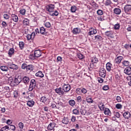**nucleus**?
<instances>
[{
  "mask_svg": "<svg viewBox=\"0 0 131 131\" xmlns=\"http://www.w3.org/2000/svg\"><path fill=\"white\" fill-rule=\"evenodd\" d=\"M55 9V5L53 4H50L46 6V11L50 12V16L55 17V16H58L59 12L57 11H54Z\"/></svg>",
  "mask_w": 131,
  "mask_h": 131,
  "instance_id": "nucleus-1",
  "label": "nucleus"
},
{
  "mask_svg": "<svg viewBox=\"0 0 131 131\" xmlns=\"http://www.w3.org/2000/svg\"><path fill=\"white\" fill-rule=\"evenodd\" d=\"M16 127L14 125H8L2 127L0 131H14Z\"/></svg>",
  "mask_w": 131,
  "mask_h": 131,
  "instance_id": "nucleus-2",
  "label": "nucleus"
},
{
  "mask_svg": "<svg viewBox=\"0 0 131 131\" xmlns=\"http://www.w3.org/2000/svg\"><path fill=\"white\" fill-rule=\"evenodd\" d=\"M35 86H36V81H35V79H32L30 81V84L29 88V92H32Z\"/></svg>",
  "mask_w": 131,
  "mask_h": 131,
  "instance_id": "nucleus-3",
  "label": "nucleus"
},
{
  "mask_svg": "<svg viewBox=\"0 0 131 131\" xmlns=\"http://www.w3.org/2000/svg\"><path fill=\"white\" fill-rule=\"evenodd\" d=\"M21 81H22L21 77L18 76V77H16L14 78V80L11 81V83L13 85H18V84H19V83H20Z\"/></svg>",
  "mask_w": 131,
  "mask_h": 131,
  "instance_id": "nucleus-4",
  "label": "nucleus"
},
{
  "mask_svg": "<svg viewBox=\"0 0 131 131\" xmlns=\"http://www.w3.org/2000/svg\"><path fill=\"white\" fill-rule=\"evenodd\" d=\"M7 66L8 68H9L10 69H13V70H17L18 68L17 65L14 64L12 62H8L7 63Z\"/></svg>",
  "mask_w": 131,
  "mask_h": 131,
  "instance_id": "nucleus-5",
  "label": "nucleus"
},
{
  "mask_svg": "<svg viewBox=\"0 0 131 131\" xmlns=\"http://www.w3.org/2000/svg\"><path fill=\"white\" fill-rule=\"evenodd\" d=\"M62 91H64L63 92H68L70 90H71V86H70V85L69 84H63L62 87Z\"/></svg>",
  "mask_w": 131,
  "mask_h": 131,
  "instance_id": "nucleus-6",
  "label": "nucleus"
},
{
  "mask_svg": "<svg viewBox=\"0 0 131 131\" xmlns=\"http://www.w3.org/2000/svg\"><path fill=\"white\" fill-rule=\"evenodd\" d=\"M55 126H56V123H55V122L50 123L47 127V129L48 130L55 131Z\"/></svg>",
  "mask_w": 131,
  "mask_h": 131,
  "instance_id": "nucleus-7",
  "label": "nucleus"
},
{
  "mask_svg": "<svg viewBox=\"0 0 131 131\" xmlns=\"http://www.w3.org/2000/svg\"><path fill=\"white\" fill-rule=\"evenodd\" d=\"M99 76L103 78L106 77V70L105 69L102 68L100 70Z\"/></svg>",
  "mask_w": 131,
  "mask_h": 131,
  "instance_id": "nucleus-8",
  "label": "nucleus"
},
{
  "mask_svg": "<svg viewBox=\"0 0 131 131\" xmlns=\"http://www.w3.org/2000/svg\"><path fill=\"white\" fill-rule=\"evenodd\" d=\"M124 11L127 14H130L131 13V5H127L124 7Z\"/></svg>",
  "mask_w": 131,
  "mask_h": 131,
  "instance_id": "nucleus-9",
  "label": "nucleus"
},
{
  "mask_svg": "<svg viewBox=\"0 0 131 131\" xmlns=\"http://www.w3.org/2000/svg\"><path fill=\"white\" fill-rule=\"evenodd\" d=\"M40 33L43 35H47V34H48V29L42 27L40 28Z\"/></svg>",
  "mask_w": 131,
  "mask_h": 131,
  "instance_id": "nucleus-10",
  "label": "nucleus"
},
{
  "mask_svg": "<svg viewBox=\"0 0 131 131\" xmlns=\"http://www.w3.org/2000/svg\"><path fill=\"white\" fill-rule=\"evenodd\" d=\"M124 73L127 75H130L131 74V67H127L124 70Z\"/></svg>",
  "mask_w": 131,
  "mask_h": 131,
  "instance_id": "nucleus-11",
  "label": "nucleus"
},
{
  "mask_svg": "<svg viewBox=\"0 0 131 131\" xmlns=\"http://www.w3.org/2000/svg\"><path fill=\"white\" fill-rule=\"evenodd\" d=\"M123 59V57L121 56H119L115 58V63H116V64H120Z\"/></svg>",
  "mask_w": 131,
  "mask_h": 131,
  "instance_id": "nucleus-12",
  "label": "nucleus"
},
{
  "mask_svg": "<svg viewBox=\"0 0 131 131\" xmlns=\"http://www.w3.org/2000/svg\"><path fill=\"white\" fill-rule=\"evenodd\" d=\"M35 36V33L32 32L31 34H28L27 35V38L28 40H30V39H33Z\"/></svg>",
  "mask_w": 131,
  "mask_h": 131,
  "instance_id": "nucleus-13",
  "label": "nucleus"
},
{
  "mask_svg": "<svg viewBox=\"0 0 131 131\" xmlns=\"http://www.w3.org/2000/svg\"><path fill=\"white\" fill-rule=\"evenodd\" d=\"M55 92L60 95H63L65 94L64 92L62 90V88H61L56 89Z\"/></svg>",
  "mask_w": 131,
  "mask_h": 131,
  "instance_id": "nucleus-14",
  "label": "nucleus"
},
{
  "mask_svg": "<svg viewBox=\"0 0 131 131\" xmlns=\"http://www.w3.org/2000/svg\"><path fill=\"white\" fill-rule=\"evenodd\" d=\"M61 122L63 124H68L69 123V118L66 117H63L61 120Z\"/></svg>",
  "mask_w": 131,
  "mask_h": 131,
  "instance_id": "nucleus-15",
  "label": "nucleus"
},
{
  "mask_svg": "<svg viewBox=\"0 0 131 131\" xmlns=\"http://www.w3.org/2000/svg\"><path fill=\"white\" fill-rule=\"evenodd\" d=\"M34 56L36 57V58H39V57H40L41 56V51L40 50H35L34 51Z\"/></svg>",
  "mask_w": 131,
  "mask_h": 131,
  "instance_id": "nucleus-16",
  "label": "nucleus"
},
{
  "mask_svg": "<svg viewBox=\"0 0 131 131\" xmlns=\"http://www.w3.org/2000/svg\"><path fill=\"white\" fill-rule=\"evenodd\" d=\"M97 33V30L94 29V28H91L89 32V35H93V34H96Z\"/></svg>",
  "mask_w": 131,
  "mask_h": 131,
  "instance_id": "nucleus-17",
  "label": "nucleus"
},
{
  "mask_svg": "<svg viewBox=\"0 0 131 131\" xmlns=\"http://www.w3.org/2000/svg\"><path fill=\"white\" fill-rule=\"evenodd\" d=\"M23 81L26 84H28L29 83V81H30V78H29V77L25 76L23 78Z\"/></svg>",
  "mask_w": 131,
  "mask_h": 131,
  "instance_id": "nucleus-18",
  "label": "nucleus"
},
{
  "mask_svg": "<svg viewBox=\"0 0 131 131\" xmlns=\"http://www.w3.org/2000/svg\"><path fill=\"white\" fill-rule=\"evenodd\" d=\"M35 76H36L37 77H40V78H42V77L45 76V75L43 74V73H42V72L39 71L35 74Z\"/></svg>",
  "mask_w": 131,
  "mask_h": 131,
  "instance_id": "nucleus-19",
  "label": "nucleus"
},
{
  "mask_svg": "<svg viewBox=\"0 0 131 131\" xmlns=\"http://www.w3.org/2000/svg\"><path fill=\"white\" fill-rule=\"evenodd\" d=\"M11 19L14 21V22H18V20H19L18 16L14 14H11Z\"/></svg>",
  "mask_w": 131,
  "mask_h": 131,
  "instance_id": "nucleus-20",
  "label": "nucleus"
},
{
  "mask_svg": "<svg viewBox=\"0 0 131 131\" xmlns=\"http://www.w3.org/2000/svg\"><path fill=\"white\" fill-rule=\"evenodd\" d=\"M103 111H104V113L105 115L111 116V111H110V110L109 108H105Z\"/></svg>",
  "mask_w": 131,
  "mask_h": 131,
  "instance_id": "nucleus-21",
  "label": "nucleus"
},
{
  "mask_svg": "<svg viewBox=\"0 0 131 131\" xmlns=\"http://www.w3.org/2000/svg\"><path fill=\"white\" fill-rule=\"evenodd\" d=\"M80 29L79 28H74L73 30V33L74 34H78V33H80Z\"/></svg>",
  "mask_w": 131,
  "mask_h": 131,
  "instance_id": "nucleus-22",
  "label": "nucleus"
},
{
  "mask_svg": "<svg viewBox=\"0 0 131 131\" xmlns=\"http://www.w3.org/2000/svg\"><path fill=\"white\" fill-rule=\"evenodd\" d=\"M106 68L107 71L110 72L111 71V69H112V64L110 62H107L106 64Z\"/></svg>",
  "mask_w": 131,
  "mask_h": 131,
  "instance_id": "nucleus-23",
  "label": "nucleus"
},
{
  "mask_svg": "<svg viewBox=\"0 0 131 131\" xmlns=\"http://www.w3.org/2000/svg\"><path fill=\"white\" fill-rule=\"evenodd\" d=\"M98 107L101 111H104V110L105 109V105H104V103L102 102H99Z\"/></svg>",
  "mask_w": 131,
  "mask_h": 131,
  "instance_id": "nucleus-24",
  "label": "nucleus"
},
{
  "mask_svg": "<svg viewBox=\"0 0 131 131\" xmlns=\"http://www.w3.org/2000/svg\"><path fill=\"white\" fill-rule=\"evenodd\" d=\"M114 14H116V15H120V14L121 13V10L117 8H115L114 9Z\"/></svg>",
  "mask_w": 131,
  "mask_h": 131,
  "instance_id": "nucleus-25",
  "label": "nucleus"
},
{
  "mask_svg": "<svg viewBox=\"0 0 131 131\" xmlns=\"http://www.w3.org/2000/svg\"><path fill=\"white\" fill-rule=\"evenodd\" d=\"M14 53H15V49H14V48H10L8 51L9 56L12 57V56L14 55Z\"/></svg>",
  "mask_w": 131,
  "mask_h": 131,
  "instance_id": "nucleus-26",
  "label": "nucleus"
},
{
  "mask_svg": "<svg viewBox=\"0 0 131 131\" xmlns=\"http://www.w3.org/2000/svg\"><path fill=\"white\" fill-rule=\"evenodd\" d=\"M123 117H124L125 119H128V118L130 117V113L128 112H125L123 114Z\"/></svg>",
  "mask_w": 131,
  "mask_h": 131,
  "instance_id": "nucleus-27",
  "label": "nucleus"
},
{
  "mask_svg": "<svg viewBox=\"0 0 131 131\" xmlns=\"http://www.w3.org/2000/svg\"><path fill=\"white\" fill-rule=\"evenodd\" d=\"M0 69H1V70L2 71H4V72H7L8 71H9V68L6 66H2L0 67Z\"/></svg>",
  "mask_w": 131,
  "mask_h": 131,
  "instance_id": "nucleus-28",
  "label": "nucleus"
},
{
  "mask_svg": "<svg viewBox=\"0 0 131 131\" xmlns=\"http://www.w3.org/2000/svg\"><path fill=\"white\" fill-rule=\"evenodd\" d=\"M34 101L33 100H29L27 102V105L29 106V107H33L34 105Z\"/></svg>",
  "mask_w": 131,
  "mask_h": 131,
  "instance_id": "nucleus-29",
  "label": "nucleus"
},
{
  "mask_svg": "<svg viewBox=\"0 0 131 131\" xmlns=\"http://www.w3.org/2000/svg\"><path fill=\"white\" fill-rule=\"evenodd\" d=\"M13 95V98H14V99H17V98H18L19 96H20L18 91H14Z\"/></svg>",
  "mask_w": 131,
  "mask_h": 131,
  "instance_id": "nucleus-30",
  "label": "nucleus"
},
{
  "mask_svg": "<svg viewBox=\"0 0 131 131\" xmlns=\"http://www.w3.org/2000/svg\"><path fill=\"white\" fill-rule=\"evenodd\" d=\"M26 70L27 71H31L33 70V66H32V64H29L27 66Z\"/></svg>",
  "mask_w": 131,
  "mask_h": 131,
  "instance_id": "nucleus-31",
  "label": "nucleus"
},
{
  "mask_svg": "<svg viewBox=\"0 0 131 131\" xmlns=\"http://www.w3.org/2000/svg\"><path fill=\"white\" fill-rule=\"evenodd\" d=\"M23 24L25 26L29 25V19L28 18H24L23 20Z\"/></svg>",
  "mask_w": 131,
  "mask_h": 131,
  "instance_id": "nucleus-32",
  "label": "nucleus"
},
{
  "mask_svg": "<svg viewBox=\"0 0 131 131\" xmlns=\"http://www.w3.org/2000/svg\"><path fill=\"white\" fill-rule=\"evenodd\" d=\"M95 38L97 41H101V40H102V36H101L100 35L95 36Z\"/></svg>",
  "mask_w": 131,
  "mask_h": 131,
  "instance_id": "nucleus-33",
  "label": "nucleus"
},
{
  "mask_svg": "<svg viewBox=\"0 0 131 131\" xmlns=\"http://www.w3.org/2000/svg\"><path fill=\"white\" fill-rule=\"evenodd\" d=\"M73 114L75 115H79V110H77V108H75L73 110Z\"/></svg>",
  "mask_w": 131,
  "mask_h": 131,
  "instance_id": "nucleus-34",
  "label": "nucleus"
},
{
  "mask_svg": "<svg viewBox=\"0 0 131 131\" xmlns=\"http://www.w3.org/2000/svg\"><path fill=\"white\" fill-rule=\"evenodd\" d=\"M77 58H78L80 59H82L84 58V55H83L82 54L80 53H77Z\"/></svg>",
  "mask_w": 131,
  "mask_h": 131,
  "instance_id": "nucleus-35",
  "label": "nucleus"
},
{
  "mask_svg": "<svg viewBox=\"0 0 131 131\" xmlns=\"http://www.w3.org/2000/svg\"><path fill=\"white\" fill-rule=\"evenodd\" d=\"M86 101L87 103H94V100L93 99L89 97L86 98Z\"/></svg>",
  "mask_w": 131,
  "mask_h": 131,
  "instance_id": "nucleus-36",
  "label": "nucleus"
},
{
  "mask_svg": "<svg viewBox=\"0 0 131 131\" xmlns=\"http://www.w3.org/2000/svg\"><path fill=\"white\" fill-rule=\"evenodd\" d=\"M69 103L70 106H72V107H73L75 105V101H74V100L72 99L69 100Z\"/></svg>",
  "mask_w": 131,
  "mask_h": 131,
  "instance_id": "nucleus-37",
  "label": "nucleus"
},
{
  "mask_svg": "<svg viewBox=\"0 0 131 131\" xmlns=\"http://www.w3.org/2000/svg\"><path fill=\"white\" fill-rule=\"evenodd\" d=\"M114 28L115 30H119L120 28V25L119 23L115 24L114 26Z\"/></svg>",
  "mask_w": 131,
  "mask_h": 131,
  "instance_id": "nucleus-38",
  "label": "nucleus"
},
{
  "mask_svg": "<svg viewBox=\"0 0 131 131\" xmlns=\"http://www.w3.org/2000/svg\"><path fill=\"white\" fill-rule=\"evenodd\" d=\"M122 64L125 67L129 66V61L127 60H124L122 62Z\"/></svg>",
  "mask_w": 131,
  "mask_h": 131,
  "instance_id": "nucleus-39",
  "label": "nucleus"
},
{
  "mask_svg": "<svg viewBox=\"0 0 131 131\" xmlns=\"http://www.w3.org/2000/svg\"><path fill=\"white\" fill-rule=\"evenodd\" d=\"M40 102L41 103H46L47 102V97L42 96L40 98Z\"/></svg>",
  "mask_w": 131,
  "mask_h": 131,
  "instance_id": "nucleus-40",
  "label": "nucleus"
},
{
  "mask_svg": "<svg viewBox=\"0 0 131 131\" xmlns=\"http://www.w3.org/2000/svg\"><path fill=\"white\" fill-rule=\"evenodd\" d=\"M71 12L72 13H75L76 12V7L75 6H72L71 8Z\"/></svg>",
  "mask_w": 131,
  "mask_h": 131,
  "instance_id": "nucleus-41",
  "label": "nucleus"
},
{
  "mask_svg": "<svg viewBox=\"0 0 131 131\" xmlns=\"http://www.w3.org/2000/svg\"><path fill=\"white\" fill-rule=\"evenodd\" d=\"M19 13L21 14V15L24 16V15H25L26 13V10H25V9H21L20 10Z\"/></svg>",
  "mask_w": 131,
  "mask_h": 131,
  "instance_id": "nucleus-42",
  "label": "nucleus"
},
{
  "mask_svg": "<svg viewBox=\"0 0 131 131\" xmlns=\"http://www.w3.org/2000/svg\"><path fill=\"white\" fill-rule=\"evenodd\" d=\"M25 45V44L24 43V42H22V41L19 42V48L21 50L24 49Z\"/></svg>",
  "mask_w": 131,
  "mask_h": 131,
  "instance_id": "nucleus-43",
  "label": "nucleus"
},
{
  "mask_svg": "<svg viewBox=\"0 0 131 131\" xmlns=\"http://www.w3.org/2000/svg\"><path fill=\"white\" fill-rule=\"evenodd\" d=\"M115 107L117 109H122V105L120 104V103L116 104Z\"/></svg>",
  "mask_w": 131,
  "mask_h": 131,
  "instance_id": "nucleus-44",
  "label": "nucleus"
},
{
  "mask_svg": "<svg viewBox=\"0 0 131 131\" xmlns=\"http://www.w3.org/2000/svg\"><path fill=\"white\" fill-rule=\"evenodd\" d=\"M97 15H99V16H102V15H103V10H102L101 9H99L97 11Z\"/></svg>",
  "mask_w": 131,
  "mask_h": 131,
  "instance_id": "nucleus-45",
  "label": "nucleus"
},
{
  "mask_svg": "<svg viewBox=\"0 0 131 131\" xmlns=\"http://www.w3.org/2000/svg\"><path fill=\"white\" fill-rule=\"evenodd\" d=\"M4 18L5 19V20H9L10 19V15L7 14H4L3 15Z\"/></svg>",
  "mask_w": 131,
  "mask_h": 131,
  "instance_id": "nucleus-46",
  "label": "nucleus"
},
{
  "mask_svg": "<svg viewBox=\"0 0 131 131\" xmlns=\"http://www.w3.org/2000/svg\"><path fill=\"white\" fill-rule=\"evenodd\" d=\"M98 58H97L96 57H94L92 58V63H98Z\"/></svg>",
  "mask_w": 131,
  "mask_h": 131,
  "instance_id": "nucleus-47",
  "label": "nucleus"
},
{
  "mask_svg": "<svg viewBox=\"0 0 131 131\" xmlns=\"http://www.w3.org/2000/svg\"><path fill=\"white\" fill-rule=\"evenodd\" d=\"M127 80L129 81L128 82V85H131V76H127Z\"/></svg>",
  "mask_w": 131,
  "mask_h": 131,
  "instance_id": "nucleus-48",
  "label": "nucleus"
},
{
  "mask_svg": "<svg viewBox=\"0 0 131 131\" xmlns=\"http://www.w3.org/2000/svg\"><path fill=\"white\" fill-rule=\"evenodd\" d=\"M18 126L20 129H23V127H24V124L22 122H19L18 123Z\"/></svg>",
  "mask_w": 131,
  "mask_h": 131,
  "instance_id": "nucleus-49",
  "label": "nucleus"
},
{
  "mask_svg": "<svg viewBox=\"0 0 131 131\" xmlns=\"http://www.w3.org/2000/svg\"><path fill=\"white\" fill-rule=\"evenodd\" d=\"M29 96H30V97H31V98H34V97L35 96V92L34 91H33V92L30 93Z\"/></svg>",
  "mask_w": 131,
  "mask_h": 131,
  "instance_id": "nucleus-50",
  "label": "nucleus"
},
{
  "mask_svg": "<svg viewBox=\"0 0 131 131\" xmlns=\"http://www.w3.org/2000/svg\"><path fill=\"white\" fill-rule=\"evenodd\" d=\"M2 26L3 28H6V27L8 26V24H7V23H6V21H2Z\"/></svg>",
  "mask_w": 131,
  "mask_h": 131,
  "instance_id": "nucleus-51",
  "label": "nucleus"
},
{
  "mask_svg": "<svg viewBox=\"0 0 131 131\" xmlns=\"http://www.w3.org/2000/svg\"><path fill=\"white\" fill-rule=\"evenodd\" d=\"M111 4V1L110 0H106L104 3V5H105V6H109Z\"/></svg>",
  "mask_w": 131,
  "mask_h": 131,
  "instance_id": "nucleus-52",
  "label": "nucleus"
},
{
  "mask_svg": "<svg viewBox=\"0 0 131 131\" xmlns=\"http://www.w3.org/2000/svg\"><path fill=\"white\" fill-rule=\"evenodd\" d=\"M45 26L47 28H50V27H51V23H50V22L45 23Z\"/></svg>",
  "mask_w": 131,
  "mask_h": 131,
  "instance_id": "nucleus-53",
  "label": "nucleus"
},
{
  "mask_svg": "<svg viewBox=\"0 0 131 131\" xmlns=\"http://www.w3.org/2000/svg\"><path fill=\"white\" fill-rule=\"evenodd\" d=\"M97 80L98 81V82H99V83H103V81H104V79L102 78H97Z\"/></svg>",
  "mask_w": 131,
  "mask_h": 131,
  "instance_id": "nucleus-54",
  "label": "nucleus"
},
{
  "mask_svg": "<svg viewBox=\"0 0 131 131\" xmlns=\"http://www.w3.org/2000/svg\"><path fill=\"white\" fill-rule=\"evenodd\" d=\"M103 91H108L109 90V86L108 85H105L103 87Z\"/></svg>",
  "mask_w": 131,
  "mask_h": 131,
  "instance_id": "nucleus-55",
  "label": "nucleus"
},
{
  "mask_svg": "<svg viewBox=\"0 0 131 131\" xmlns=\"http://www.w3.org/2000/svg\"><path fill=\"white\" fill-rule=\"evenodd\" d=\"M116 100L118 102H121V97H120V96H117L116 97Z\"/></svg>",
  "mask_w": 131,
  "mask_h": 131,
  "instance_id": "nucleus-56",
  "label": "nucleus"
},
{
  "mask_svg": "<svg viewBox=\"0 0 131 131\" xmlns=\"http://www.w3.org/2000/svg\"><path fill=\"white\" fill-rule=\"evenodd\" d=\"M71 120L72 122H75L76 121V117L74 116H72Z\"/></svg>",
  "mask_w": 131,
  "mask_h": 131,
  "instance_id": "nucleus-57",
  "label": "nucleus"
},
{
  "mask_svg": "<svg viewBox=\"0 0 131 131\" xmlns=\"http://www.w3.org/2000/svg\"><path fill=\"white\" fill-rule=\"evenodd\" d=\"M115 116L117 117V118H119L120 117V114L118 112H115L114 113Z\"/></svg>",
  "mask_w": 131,
  "mask_h": 131,
  "instance_id": "nucleus-58",
  "label": "nucleus"
},
{
  "mask_svg": "<svg viewBox=\"0 0 131 131\" xmlns=\"http://www.w3.org/2000/svg\"><path fill=\"white\" fill-rule=\"evenodd\" d=\"M30 59H31V60H34L36 57H35V55L33 54H31L29 56Z\"/></svg>",
  "mask_w": 131,
  "mask_h": 131,
  "instance_id": "nucleus-59",
  "label": "nucleus"
},
{
  "mask_svg": "<svg viewBox=\"0 0 131 131\" xmlns=\"http://www.w3.org/2000/svg\"><path fill=\"white\" fill-rule=\"evenodd\" d=\"M76 92L78 95H80L81 94V89H77Z\"/></svg>",
  "mask_w": 131,
  "mask_h": 131,
  "instance_id": "nucleus-60",
  "label": "nucleus"
},
{
  "mask_svg": "<svg viewBox=\"0 0 131 131\" xmlns=\"http://www.w3.org/2000/svg\"><path fill=\"white\" fill-rule=\"evenodd\" d=\"M81 91L82 94H86V92H88L86 91V89H85V88H82V89H81Z\"/></svg>",
  "mask_w": 131,
  "mask_h": 131,
  "instance_id": "nucleus-61",
  "label": "nucleus"
},
{
  "mask_svg": "<svg viewBox=\"0 0 131 131\" xmlns=\"http://www.w3.org/2000/svg\"><path fill=\"white\" fill-rule=\"evenodd\" d=\"M22 69H27V64L26 63H23L21 66Z\"/></svg>",
  "mask_w": 131,
  "mask_h": 131,
  "instance_id": "nucleus-62",
  "label": "nucleus"
},
{
  "mask_svg": "<svg viewBox=\"0 0 131 131\" xmlns=\"http://www.w3.org/2000/svg\"><path fill=\"white\" fill-rule=\"evenodd\" d=\"M77 101L78 102V103H80V102L82 101L81 96H78L77 97Z\"/></svg>",
  "mask_w": 131,
  "mask_h": 131,
  "instance_id": "nucleus-63",
  "label": "nucleus"
},
{
  "mask_svg": "<svg viewBox=\"0 0 131 131\" xmlns=\"http://www.w3.org/2000/svg\"><path fill=\"white\" fill-rule=\"evenodd\" d=\"M58 62H62V57L61 56H58L57 57Z\"/></svg>",
  "mask_w": 131,
  "mask_h": 131,
  "instance_id": "nucleus-64",
  "label": "nucleus"
}]
</instances>
